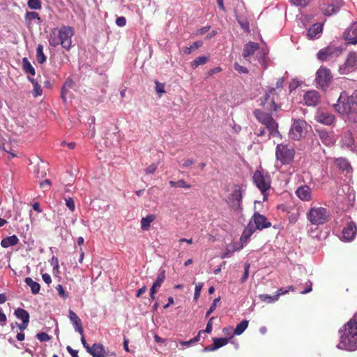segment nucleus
Wrapping results in <instances>:
<instances>
[{
    "label": "nucleus",
    "mask_w": 357,
    "mask_h": 357,
    "mask_svg": "<svg viewBox=\"0 0 357 357\" xmlns=\"http://www.w3.org/2000/svg\"><path fill=\"white\" fill-rule=\"evenodd\" d=\"M340 333V347L349 351L357 349V312L344 324Z\"/></svg>",
    "instance_id": "2"
},
{
    "label": "nucleus",
    "mask_w": 357,
    "mask_h": 357,
    "mask_svg": "<svg viewBox=\"0 0 357 357\" xmlns=\"http://www.w3.org/2000/svg\"><path fill=\"white\" fill-rule=\"evenodd\" d=\"M69 90L68 88H66L63 85V87L61 89V99L62 100L66 102V100H67V95L69 92Z\"/></svg>",
    "instance_id": "55"
},
{
    "label": "nucleus",
    "mask_w": 357,
    "mask_h": 357,
    "mask_svg": "<svg viewBox=\"0 0 357 357\" xmlns=\"http://www.w3.org/2000/svg\"><path fill=\"white\" fill-rule=\"evenodd\" d=\"M357 70V52H350L344 62L339 67L340 75H347Z\"/></svg>",
    "instance_id": "12"
},
{
    "label": "nucleus",
    "mask_w": 357,
    "mask_h": 357,
    "mask_svg": "<svg viewBox=\"0 0 357 357\" xmlns=\"http://www.w3.org/2000/svg\"><path fill=\"white\" fill-rule=\"evenodd\" d=\"M355 143V139L352 135V133L350 131H347L344 132L343 138H342V144L343 146L352 149Z\"/></svg>",
    "instance_id": "28"
},
{
    "label": "nucleus",
    "mask_w": 357,
    "mask_h": 357,
    "mask_svg": "<svg viewBox=\"0 0 357 357\" xmlns=\"http://www.w3.org/2000/svg\"><path fill=\"white\" fill-rule=\"evenodd\" d=\"M22 69L25 73H29L31 75H35L36 74L34 68L32 66L26 57H24L22 59Z\"/></svg>",
    "instance_id": "31"
},
{
    "label": "nucleus",
    "mask_w": 357,
    "mask_h": 357,
    "mask_svg": "<svg viewBox=\"0 0 357 357\" xmlns=\"http://www.w3.org/2000/svg\"><path fill=\"white\" fill-rule=\"evenodd\" d=\"M14 315L22 321L21 324L15 323V324L21 331H24L28 327L29 323L30 316L29 312L23 308L17 307L14 311Z\"/></svg>",
    "instance_id": "14"
},
{
    "label": "nucleus",
    "mask_w": 357,
    "mask_h": 357,
    "mask_svg": "<svg viewBox=\"0 0 357 357\" xmlns=\"http://www.w3.org/2000/svg\"><path fill=\"white\" fill-rule=\"evenodd\" d=\"M253 114L259 123L266 126L268 131V139L271 137L280 136L278 130V124L273 117V112H266L261 109H255Z\"/></svg>",
    "instance_id": "5"
},
{
    "label": "nucleus",
    "mask_w": 357,
    "mask_h": 357,
    "mask_svg": "<svg viewBox=\"0 0 357 357\" xmlns=\"http://www.w3.org/2000/svg\"><path fill=\"white\" fill-rule=\"evenodd\" d=\"M307 218L314 225H321L330 220V211L324 207H311L307 213Z\"/></svg>",
    "instance_id": "6"
},
{
    "label": "nucleus",
    "mask_w": 357,
    "mask_h": 357,
    "mask_svg": "<svg viewBox=\"0 0 357 357\" xmlns=\"http://www.w3.org/2000/svg\"><path fill=\"white\" fill-rule=\"evenodd\" d=\"M195 163V160L192 159L185 160L182 164L183 167H188Z\"/></svg>",
    "instance_id": "64"
},
{
    "label": "nucleus",
    "mask_w": 357,
    "mask_h": 357,
    "mask_svg": "<svg viewBox=\"0 0 357 357\" xmlns=\"http://www.w3.org/2000/svg\"><path fill=\"white\" fill-rule=\"evenodd\" d=\"M229 342V339L227 337L221 338H213L214 347L217 349L226 345Z\"/></svg>",
    "instance_id": "38"
},
{
    "label": "nucleus",
    "mask_w": 357,
    "mask_h": 357,
    "mask_svg": "<svg viewBox=\"0 0 357 357\" xmlns=\"http://www.w3.org/2000/svg\"><path fill=\"white\" fill-rule=\"evenodd\" d=\"M256 229L252 224V221H250L248 226L245 228L243 231V234H245V236L250 237L253 233L255 231Z\"/></svg>",
    "instance_id": "41"
},
{
    "label": "nucleus",
    "mask_w": 357,
    "mask_h": 357,
    "mask_svg": "<svg viewBox=\"0 0 357 357\" xmlns=\"http://www.w3.org/2000/svg\"><path fill=\"white\" fill-rule=\"evenodd\" d=\"M75 34L74 28L70 26H63L60 29H52L49 35V44L53 47L59 45L69 51L72 47V38Z\"/></svg>",
    "instance_id": "1"
},
{
    "label": "nucleus",
    "mask_w": 357,
    "mask_h": 357,
    "mask_svg": "<svg viewBox=\"0 0 357 357\" xmlns=\"http://www.w3.org/2000/svg\"><path fill=\"white\" fill-rule=\"evenodd\" d=\"M27 4L30 9L40 10L42 8L40 0H28Z\"/></svg>",
    "instance_id": "39"
},
{
    "label": "nucleus",
    "mask_w": 357,
    "mask_h": 357,
    "mask_svg": "<svg viewBox=\"0 0 357 357\" xmlns=\"http://www.w3.org/2000/svg\"><path fill=\"white\" fill-rule=\"evenodd\" d=\"M296 195L303 202H310L312 199V189L307 185L299 186L296 191Z\"/></svg>",
    "instance_id": "17"
},
{
    "label": "nucleus",
    "mask_w": 357,
    "mask_h": 357,
    "mask_svg": "<svg viewBox=\"0 0 357 357\" xmlns=\"http://www.w3.org/2000/svg\"><path fill=\"white\" fill-rule=\"evenodd\" d=\"M213 319H214L213 317H211L206 324V329L204 331L207 333H210L212 331V324H213L212 321Z\"/></svg>",
    "instance_id": "59"
},
{
    "label": "nucleus",
    "mask_w": 357,
    "mask_h": 357,
    "mask_svg": "<svg viewBox=\"0 0 357 357\" xmlns=\"http://www.w3.org/2000/svg\"><path fill=\"white\" fill-rule=\"evenodd\" d=\"M208 61V57L206 56H202L196 58L193 61L191 62V67L193 69L197 68L199 66L205 64Z\"/></svg>",
    "instance_id": "34"
},
{
    "label": "nucleus",
    "mask_w": 357,
    "mask_h": 357,
    "mask_svg": "<svg viewBox=\"0 0 357 357\" xmlns=\"http://www.w3.org/2000/svg\"><path fill=\"white\" fill-rule=\"evenodd\" d=\"M319 100V96L316 91H307L304 96V100L308 106H315Z\"/></svg>",
    "instance_id": "22"
},
{
    "label": "nucleus",
    "mask_w": 357,
    "mask_h": 357,
    "mask_svg": "<svg viewBox=\"0 0 357 357\" xmlns=\"http://www.w3.org/2000/svg\"><path fill=\"white\" fill-rule=\"evenodd\" d=\"M315 119L317 122L324 125L331 126L335 121V116L331 113L320 110L317 112Z\"/></svg>",
    "instance_id": "19"
},
{
    "label": "nucleus",
    "mask_w": 357,
    "mask_h": 357,
    "mask_svg": "<svg viewBox=\"0 0 357 357\" xmlns=\"http://www.w3.org/2000/svg\"><path fill=\"white\" fill-rule=\"evenodd\" d=\"M344 38L351 44L357 43V22L353 23L344 33Z\"/></svg>",
    "instance_id": "20"
},
{
    "label": "nucleus",
    "mask_w": 357,
    "mask_h": 357,
    "mask_svg": "<svg viewBox=\"0 0 357 357\" xmlns=\"http://www.w3.org/2000/svg\"><path fill=\"white\" fill-rule=\"evenodd\" d=\"M36 337L40 341V342H46L49 341L50 340V336L44 332L39 333L36 335Z\"/></svg>",
    "instance_id": "45"
},
{
    "label": "nucleus",
    "mask_w": 357,
    "mask_h": 357,
    "mask_svg": "<svg viewBox=\"0 0 357 357\" xmlns=\"http://www.w3.org/2000/svg\"><path fill=\"white\" fill-rule=\"evenodd\" d=\"M234 66V69L240 73H245V74L248 73V68L244 66H241L238 63H235Z\"/></svg>",
    "instance_id": "50"
},
{
    "label": "nucleus",
    "mask_w": 357,
    "mask_h": 357,
    "mask_svg": "<svg viewBox=\"0 0 357 357\" xmlns=\"http://www.w3.org/2000/svg\"><path fill=\"white\" fill-rule=\"evenodd\" d=\"M250 221H253L256 229L262 230L271 227V223L268 220L266 216L260 214L257 211L254 213Z\"/></svg>",
    "instance_id": "15"
},
{
    "label": "nucleus",
    "mask_w": 357,
    "mask_h": 357,
    "mask_svg": "<svg viewBox=\"0 0 357 357\" xmlns=\"http://www.w3.org/2000/svg\"><path fill=\"white\" fill-rule=\"evenodd\" d=\"M307 123L304 120H295L291 125L289 137L294 140H299L306 134Z\"/></svg>",
    "instance_id": "13"
},
{
    "label": "nucleus",
    "mask_w": 357,
    "mask_h": 357,
    "mask_svg": "<svg viewBox=\"0 0 357 357\" xmlns=\"http://www.w3.org/2000/svg\"><path fill=\"white\" fill-rule=\"evenodd\" d=\"M155 91H156V92L158 94L165 93V84H162V83H160L158 81H155Z\"/></svg>",
    "instance_id": "48"
},
{
    "label": "nucleus",
    "mask_w": 357,
    "mask_h": 357,
    "mask_svg": "<svg viewBox=\"0 0 357 357\" xmlns=\"http://www.w3.org/2000/svg\"><path fill=\"white\" fill-rule=\"evenodd\" d=\"M19 239L16 235H13L10 236H8L4 238L1 241V245L4 248H8L10 246L15 245L18 243Z\"/></svg>",
    "instance_id": "27"
},
{
    "label": "nucleus",
    "mask_w": 357,
    "mask_h": 357,
    "mask_svg": "<svg viewBox=\"0 0 357 357\" xmlns=\"http://www.w3.org/2000/svg\"><path fill=\"white\" fill-rule=\"evenodd\" d=\"M282 81L278 82L276 88L270 87L265 95L261 98V105L262 110L266 112H276L280 108V94L282 92Z\"/></svg>",
    "instance_id": "3"
},
{
    "label": "nucleus",
    "mask_w": 357,
    "mask_h": 357,
    "mask_svg": "<svg viewBox=\"0 0 357 357\" xmlns=\"http://www.w3.org/2000/svg\"><path fill=\"white\" fill-rule=\"evenodd\" d=\"M250 266V265L249 263H245L244 274L241 278L242 282H244L248 278Z\"/></svg>",
    "instance_id": "52"
},
{
    "label": "nucleus",
    "mask_w": 357,
    "mask_h": 357,
    "mask_svg": "<svg viewBox=\"0 0 357 357\" xmlns=\"http://www.w3.org/2000/svg\"><path fill=\"white\" fill-rule=\"evenodd\" d=\"M248 326V320H243L241 322H240L236 327L234 330V334L239 335L242 334L245 329Z\"/></svg>",
    "instance_id": "36"
},
{
    "label": "nucleus",
    "mask_w": 357,
    "mask_h": 357,
    "mask_svg": "<svg viewBox=\"0 0 357 357\" xmlns=\"http://www.w3.org/2000/svg\"><path fill=\"white\" fill-rule=\"evenodd\" d=\"M56 289L58 291V294L60 297L63 298H66L68 297V293L64 290L61 284H58L56 287Z\"/></svg>",
    "instance_id": "43"
},
{
    "label": "nucleus",
    "mask_w": 357,
    "mask_h": 357,
    "mask_svg": "<svg viewBox=\"0 0 357 357\" xmlns=\"http://www.w3.org/2000/svg\"><path fill=\"white\" fill-rule=\"evenodd\" d=\"M290 291H294V287L293 286H289L287 289H286V290H284L282 288L278 289L277 294L275 295H278V298H279L281 295L287 294Z\"/></svg>",
    "instance_id": "51"
},
{
    "label": "nucleus",
    "mask_w": 357,
    "mask_h": 357,
    "mask_svg": "<svg viewBox=\"0 0 357 357\" xmlns=\"http://www.w3.org/2000/svg\"><path fill=\"white\" fill-rule=\"evenodd\" d=\"M258 297L261 301L266 303H274L278 300V295L259 294Z\"/></svg>",
    "instance_id": "35"
},
{
    "label": "nucleus",
    "mask_w": 357,
    "mask_h": 357,
    "mask_svg": "<svg viewBox=\"0 0 357 357\" xmlns=\"http://www.w3.org/2000/svg\"><path fill=\"white\" fill-rule=\"evenodd\" d=\"M156 218L155 215L150 214L141 220V228L143 231H147L151 225V223Z\"/></svg>",
    "instance_id": "29"
},
{
    "label": "nucleus",
    "mask_w": 357,
    "mask_h": 357,
    "mask_svg": "<svg viewBox=\"0 0 357 357\" xmlns=\"http://www.w3.org/2000/svg\"><path fill=\"white\" fill-rule=\"evenodd\" d=\"M323 31V25L321 24H314L307 31V36L309 39H314L317 36Z\"/></svg>",
    "instance_id": "25"
},
{
    "label": "nucleus",
    "mask_w": 357,
    "mask_h": 357,
    "mask_svg": "<svg viewBox=\"0 0 357 357\" xmlns=\"http://www.w3.org/2000/svg\"><path fill=\"white\" fill-rule=\"evenodd\" d=\"M81 342L84 347L86 349L87 352L89 353V351L91 350V347H90L89 344L86 342L84 335V333H82V335H81Z\"/></svg>",
    "instance_id": "58"
},
{
    "label": "nucleus",
    "mask_w": 357,
    "mask_h": 357,
    "mask_svg": "<svg viewBox=\"0 0 357 357\" xmlns=\"http://www.w3.org/2000/svg\"><path fill=\"white\" fill-rule=\"evenodd\" d=\"M36 59L40 64L44 63L47 59L43 52V46L41 44L38 45L36 48Z\"/></svg>",
    "instance_id": "32"
},
{
    "label": "nucleus",
    "mask_w": 357,
    "mask_h": 357,
    "mask_svg": "<svg viewBox=\"0 0 357 357\" xmlns=\"http://www.w3.org/2000/svg\"><path fill=\"white\" fill-rule=\"evenodd\" d=\"M74 84H75V82H73V80L72 79L68 78L64 83L63 86L66 88L70 89L74 86Z\"/></svg>",
    "instance_id": "61"
},
{
    "label": "nucleus",
    "mask_w": 357,
    "mask_h": 357,
    "mask_svg": "<svg viewBox=\"0 0 357 357\" xmlns=\"http://www.w3.org/2000/svg\"><path fill=\"white\" fill-rule=\"evenodd\" d=\"M42 278L43 281L47 284H50L52 282V278L51 276L48 273H44L42 275Z\"/></svg>",
    "instance_id": "63"
},
{
    "label": "nucleus",
    "mask_w": 357,
    "mask_h": 357,
    "mask_svg": "<svg viewBox=\"0 0 357 357\" xmlns=\"http://www.w3.org/2000/svg\"><path fill=\"white\" fill-rule=\"evenodd\" d=\"M25 283L31 288L33 294H37L40 289V285L37 282L33 281L31 278H26L24 280Z\"/></svg>",
    "instance_id": "30"
},
{
    "label": "nucleus",
    "mask_w": 357,
    "mask_h": 357,
    "mask_svg": "<svg viewBox=\"0 0 357 357\" xmlns=\"http://www.w3.org/2000/svg\"><path fill=\"white\" fill-rule=\"evenodd\" d=\"M202 287H203V284L202 283H199L198 284H196L195 289V295H194L195 299H197L199 297Z\"/></svg>",
    "instance_id": "53"
},
{
    "label": "nucleus",
    "mask_w": 357,
    "mask_h": 357,
    "mask_svg": "<svg viewBox=\"0 0 357 357\" xmlns=\"http://www.w3.org/2000/svg\"><path fill=\"white\" fill-rule=\"evenodd\" d=\"M334 107L336 112L342 115L349 116L355 113L357 111V91L349 96L345 92L341 93Z\"/></svg>",
    "instance_id": "4"
},
{
    "label": "nucleus",
    "mask_w": 357,
    "mask_h": 357,
    "mask_svg": "<svg viewBox=\"0 0 357 357\" xmlns=\"http://www.w3.org/2000/svg\"><path fill=\"white\" fill-rule=\"evenodd\" d=\"M7 318L6 314L3 312L2 310L0 309V324L1 326H4L6 324Z\"/></svg>",
    "instance_id": "62"
},
{
    "label": "nucleus",
    "mask_w": 357,
    "mask_h": 357,
    "mask_svg": "<svg viewBox=\"0 0 357 357\" xmlns=\"http://www.w3.org/2000/svg\"><path fill=\"white\" fill-rule=\"evenodd\" d=\"M253 182L263 195L264 201L267 200V191L271 188V179L270 175L264 171L256 170L252 176Z\"/></svg>",
    "instance_id": "7"
},
{
    "label": "nucleus",
    "mask_w": 357,
    "mask_h": 357,
    "mask_svg": "<svg viewBox=\"0 0 357 357\" xmlns=\"http://www.w3.org/2000/svg\"><path fill=\"white\" fill-rule=\"evenodd\" d=\"M336 164L343 170L347 169L349 167L348 162L344 159H337Z\"/></svg>",
    "instance_id": "49"
},
{
    "label": "nucleus",
    "mask_w": 357,
    "mask_h": 357,
    "mask_svg": "<svg viewBox=\"0 0 357 357\" xmlns=\"http://www.w3.org/2000/svg\"><path fill=\"white\" fill-rule=\"evenodd\" d=\"M316 135L326 146H332L335 144V139L332 132L324 129H316Z\"/></svg>",
    "instance_id": "16"
},
{
    "label": "nucleus",
    "mask_w": 357,
    "mask_h": 357,
    "mask_svg": "<svg viewBox=\"0 0 357 357\" xmlns=\"http://www.w3.org/2000/svg\"><path fill=\"white\" fill-rule=\"evenodd\" d=\"M202 45V43L201 41L195 42L190 47H185L183 48V53L185 54H190L192 51H195L199 48Z\"/></svg>",
    "instance_id": "37"
},
{
    "label": "nucleus",
    "mask_w": 357,
    "mask_h": 357,
    "mask_svg": "<svg viewBox=\"0 0 357 357\" xmlns=\"http://www.w3.org/2000/svg\"><path fill=\"white\" fill-rule=\"evenodd\" d=\"M323 13L325 15H331L333 13H336V9L333 4H328L322 8Z\"/></svg>",
    "instance_id": "40"
},
{
    "label": "nucleus",
    "mask_w": 357,
    "mask_h": 357,
    "mask_svg": "<svg viewBox=\"0 0 357 357\" xmlns=\"http://www.w3.org/2000/svg\"><path fill=\"white\" fill-rule=\"evenodd\" d=\"M66 349L68 351V353L71 355L72 357H79L78 351L73 349L70 346H68L66 347Z\"/></svg>",
    "instance_id": "60"
},
{
    "label": "nucleus",
    "mask_w": 357,
    "mask_h": 357,
    "mask_svg": "<svg viewBox=\"0 0 357 357\" xmlns=\"http://www.w3.org/2000/svg\"><path fill=\"white\" fill-rule=\"evenodd\" d=\"M158 165L155 164V163L151 164L148 167H146L145 169V170H144L145 173L146 174H153L156 171V169L158 168Z\"/></svg>",
    "instance_id": "46"
},
{
    "label": "nucleus",
    "mask_w": 357,
    "mask_h": 357,
    "mask_svg": "<svg viewBox=\"0 0 357 357\" xmlns=\"http://www.w3.org/2000/svg\"><path fill=\"white\" fill-rule=\"evenodd\" d=\"M69 319L71 323L73 324L75 331H77L80 335H82L84 330L81 320L77 314L72 310H69Z\"/></svg>",
    "instance_id": "23"
},
{
    "label": "nucleus",
    "mask_w": 357,
    "mask_h": 357,
    "mask_svg": "<svg viewBox=\"0 0 357 357\" xmlns=\"http://www.w3.org/2000/svg\"><path fill=\"white\" fill-rule=\"evenodd\" d=\"M165 279V271L161 270L160 272L158 274L156 280L154 282V284L161 287L162 282Z\"/></svg>",
    "instance_id": "42"
},
{
    "label": "nucleus",
    "mask_w": 357,
    "mask_h": 357,
    "mask_svg": "<svg viewBox=\"0 0 357 357\" xmlns=\"http://www.w3.org/2000/svg\"><path fill=\"white\" fill-rule=\"evenodd\" d=\"M37 20L38 23L41 22L39 14L35 11H26L24 15L25 23L27 26H31L33 20Z\"/></svg>",
    "instance_id": "26"
},
{
    "label": "nucleus",
    "mask_w": 357,
    "mask_h": 357,
    "mask_svg": "<svg viewBox=\"0 0 357 357\" xmlns=\"http://www.w3.org/2000/svg\"><path fill=\"white\" fill-rule=\"evenodd\" d=\"M242 188L238 185L234 186L232 192L228 195L227 202L234 210L241 211L242 207Z\"/></svg>",
    "instance_id": "10"
},
{
    "label": "nucleus",
    "mask_w": 357,
    "mask_h": 357,
    "mask_svg": "<svg viewBox=\"0 0 357 357\" xmlns=\"http://www.w3.org/2000/svg\"><path fill=\"white\" fill-rule=\"evenodd\" d=\"M333 80V75L329 68L321 66L316 73L315 82L318 87L326 90Z\"/></svg>",
    "instance_id": "9"
},
{
    "label": "nucleus",
    "mask_w": 357,
    "mask_h": 357,
    "mask_svg": "<svg viewBox=\"0 0 357 357\" xmlns=\"http://www.w3.org/2000/svg\"><path fill=\"white\" fill-rule=\"evenodd\" d=\"M178 188L189 189L191 188V185L188 184L183 179H181L178 181Z\"/></svg>",
    "instance_id": "57"
},
{
    "label": "nucleus",
    "mask_w": 357,
    "mask_h": 357,
    "mask_svg": "<svg viewBox=\"0 0 357 357\" xmlns=\"http://www.w3.org/2000/svg\"><path fill=\"white\" fill-rule=\"evenodd\" d=\"M29 81L32 83L33 89V96L34 97H38L42 95L43 90L41 89L40 85L38 84V82L31 77H29Z\"/></svg>",
    "instance_id": "33"
},
{
    "label": "nucleus",
    "mask_w": 357,
    "mask_h": 357,
    "mask_svg": "<svg viewBox=\"0 0 357 357\" xmlns=\"http://www.w3.org/2000/svg\"><path fill=\"white\" fill-rule=\"evenodd\" d=\"M357 233V227L354 222H349L342 230V238L347 241L353 240Z\"/></svg>",
    "instance_id": "18"
},
{
    "label": "nucleus",
    "mask_w": 357,
    "mask_h": 357,
    "mask_svg": "<svg viewBox=\"0 0 357 357\" xmlns=\"http://www.w3.org/2000/svg\"><path fill=\"white\" fill-rule=\"evenodd\" d=\"M290 1L296 6H305L307 5L309 0H290Z\"/></svg>",
    "instance_id": "54"
},
{
    "label": "nucleus",
    "mask_w": 357,
    "mask_h": 357,
    "mask_svg": "<svg viewBox=\"0 0 357 357\" xmlns=\"http://www.w3.org/2000/svg\"><path fill=\"white\" fill-rule=\"evenodd\" d=\"M259 48V45L257 43L250 41L244 45L242 56L248 60V58L252 56Z\"/></svg>",
    "instance_id": "21"
},
{
    "label": "nucleus",
    "mask_w": 357,
    "mask_h": 357,
    "mask_svg": "<svg viewBox=\"0 0 357 357\" xmlns=\"http://www.w3.org/2000/svg\"><path fill=\"white\" fill-rule=\"evenodd\" d=\"M275 155L281 164L289 165L294 160L295 150L289 144H280L276 146Z\"/></svg>",
    "instance_id": "8"
},
{
    "label": "nucleus",
    "mask_w": 357,
    "mask_h": 357,
    "mask_svg": "<svg viewBox=\"0 0 357 357\" xmlns=\"http://www.w3.org/2000/svg\"><path fill=\"white\" fill-rule=\"evenodd\" d=\"M342 50L340 47H336L334 45H329L327 47L321 49L317 53V58L321 61H329L338 57L342 54Z\"/></svg>",
    "instance_id": "11"
},
{
    "label": "nucleus",
    "mask_w": 357,
    "mask_h": 357,
    "mask_svg": "<svg viewBox=\"0 0 357 357\" xmlns=\"http://www.w3.org/2000/svg\"><path fill=\"white\" fill-rule=\"evenodd\" d=\"M220 298L218 297L217 298H215L213 300V303L211 304L210 308L208 309V310L206 312V317H209V315L215 310L216 307H217V303L220 301Z\"/></svg>",
    "instance_id": "44"
},
{
    "label": "nucleus",
    "mask_w": 357,
    "mask_h": 357,
    "mask_svg": "<svg viewBox=\"0 0 357 357\" xmlns=\"http://www.w3.org/2000/svg\"><path fill=\"white\" fill-rule=\"evenodd\" d=\"M116 24L119 26H124L126 24V19L123 16L118 17L116 20Z\"/></svg>",
    "instance_id": "56"
},
{
    "label": "nucleus",
    "mask_w": 357,
    "mask_h": 357,
    "mask_svg": "<svg viewBox=\"0 0 357 357\" xmlns=\"http://www.w3.org/2000/svg\"><path fill=\"white\" fill-rule=\"evenodd\" d=\"M66 205L70 211L73 212L75 211V206L73 198L68 197V199H66Z\"/></svg>",
    "instance_id": "47"
},
{
    "label": "nucleus",
    "mask_w": 357,
    "mask_h": 357,
    "mask_svg": "<svg viewBox=\"0 0 357 357\" xmlns=\"http://www.w3.org/2000/svg\"><path fill=\"white\" fill-rule=\"evenodd\" d=\"M89 353L93 357H107L108 356L103 345L98 343H95L92 345Z\"/></svg>",
    "instance_id": "24"
}]
</instances>
